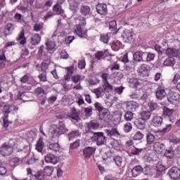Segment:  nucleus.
<instances>
[{
	"instance_id": "1",
	"label": "nucleus",
	"mask_w": 180,
	"mask_h": 180,
	"mask_svg": "<svg viewBox=\"0 0 180 180\" xmlns=\"http://www.w3.org/2000/svg\"><path fill=\"white\" fill-rule=\"evenodd\" d=\"M68 129L65 128V125H60L59 127L53 126L49 129V136L51 139H55V140H58V137L64 133H67Z\"/></svg>"
},
{
	"instance_id": "2",
	"label": "nucleus",
	"mask_w": 180,
	"mask_h": 180,
	"mask_svg": "<svg viewBox=\"0 0 180 180\" xmlns=\"http://www.w3.org/2000/svg\"><path fill=\"white\" fill-rule=\"evenodd\" d=\"M13 153V145L11 142H6L0 147V154L3 157H8Z\"/></svg>"
},
{
	"instance_id": "3",
	"label": "nucleus",
	"mask_w": 180,
	"mask_h": 180,
	"mask_svg": "<svg viewBox=\"0 0 180 180\" xmlns=\"http://www.w3.org/2000/svg\"><path fill=\"white\" fill-rule=\"evenodd\" d=\"M93 139L97 146H103L106 143V136H105V133L103 132H94Z\"/></svg>"
},
{
	"instance_id": "4",
	"label": "nucleus",
	"mask_w": 180,
	"mask_h": 180,
	"mask_svg": "<svg viewBox=\"0 0 180 180\" xmlns=\"http://www.w3.org/2000/svg\"><path fill=\"white\" fill-rule=\"evenodd\" d=\"M75 33L81 39H86L88 37V30L85 29L81 25H76L75 28Z\"/></svg>"
},
{
	"instance_id": "5",
	"label": "nucleus",
	"mask_w": 180,
	"mask_h": 180,
	"mask_svg": "<svg viewBox=\"0 0 180 180\" xmlns=\"http://www.w3.org/2000/svg\"><path fill=\"white\" fill-rule=\"evenodd\" d=\"M122 37H123L126 41H128L129 43H133V41H134L136 34H134V32H133L132 30L125 29L122 32Z\"/></svg>"
},
{
	"instance_id": "6",
	"label": "nucleus",
	"mask_w": 180,
	"mask_h": 180,
	"mask_svg": "<svg viewBox=\"0 0 180 180\" xmlns=\"http://www.w3.org/2000/svg\"><path fill=\"white\" fill-rule=\"evenodd\" d=\"M167 101L170 103L175 105L180 101V94L175 91H170L167 95Z\"/></svg>"
},
{
	"instance_id": "7",
	"label": "nucleus",
	"mask_w": 180,
	"mask_h": 180,
	"mask_svg": "<svg viewBox=\"0 0 180 180\" xmlns=\"http://www.w3.org/2000/svg\"><path fill=\"white\" fill-rule=\"evenodd\" d=\"M150 66L147 64H141L138 68V72L140 74V75H142L143 77H148V73L150 72Z\"/></svg>"
},
{
	"instance_id": "8",
	"label": "nucleus",
	"mask_w": 180,
	"mask_h": 180,
	"mask_svg": "<svg viewBox=\"0 0 180 180\" xmlns=\"http://www.w3.org/2000/svg\"><path fill=\"white\" fill-rule=\"evenodd\" d=\"M143 151H146V148H139L134 146L128 149L127 153L129 157H133L134 155H140Z\"/></svg>"
},
{
	"instance_id": "9",
	"label": "nucleus",
	"mask_w": 180,
	"mask_h": 180,
	"mask_svg": "<svg viewBox=\"0 0 180 180\" xmlns=\"http://www.w3.org/2000/svg\"><path fill=\"white\" fill-rule=\"evenodd\" d=\"M95 151H96V148L95 147H86L83 149V156L84 158H91L93 154H95Z\"/></svg>"
},
{
	"instance_id": "10",
	"label": "nucleus",
	"mask_w": 180,
	"mask_h": 180,
	"mask_svg": "<svg viewBox=\"0 0 180 180\" xmlns=\"http://www.w3.org/2000/svg\"><path fill=\"white\" fill-rule=\"evenodd\" d=\"M126 108L130 112H136V110L140 108V105L136 101H131L126 102Z\"/></svg>"
},
{
	"instance_id": "11",
	"label": "nucleus",
	"mask_w": 180,
	"mask_h": 180,
	"mask_svg": "<svg viewBox=\"0 0 180 180\" xmlns=\"http://www.w3.org/2000/svg\"><path fill=\"white\" fill-rule=\"evenodd\" d=\"M165 53L167 57L174 58V57H178L179 56V51L174 48H167L165 50Z\"/></svg>"
},
{
	"instance_id": "12",
	"label": "nucleus",
	"mask_w": 180,
	"mask_h": 180,
	"mask_svg": "<svg viewBox=\"0 0 180 180\" xmlns=\"http://www.w3.org/2000/svg\"><path fill=\"white\" fill-rule=\"evenodd\" d=\"M101 124L99 123L98 120H93L87 123V130L92 131V130H98Z\"/></svg>"
},
{
	"instance_id": "13",
	"label": "nucleus",
	"mask_w": 180,
	"mask_h": 180,
	"mask_svg": "<svg viewBox=\"0 0 180 180\" xmlns=\"http://www.w3.org/2000/svg\"><path fill=\"white\" fill-rule=\"evenodd\" d=\"M147 57V53L143 51H137L134 54V60L136 63L144 61V58Z\"/></svg>"
},
{
	"instance_id": "14",
	"label": "nucleus",
	"mask_w": 180,
	"mask_h": 180,
	"mask_svg": "<svg viewBox=\"0 0 180 180\" xmlns=\"http://www.w3.org/2000/svg\"><path fill=\"white\" fill-rule=\"evenodd\" d=\"M96 11L100 15H108V6L105 4H98L96 5Z\"/></svg>"
},
{
	"instance_id": "15",
	"label": "nucleus",
	"mask_w": 180,
	"mask_h": 180,
	"mask_svg": "<svg viewBox=\"0 0 180 180\" xmlns=\"http://www.w3.org/2000/svg\"><path fill=\"white\" fill-rule=\"evenodd\" d=\"M134 124L139 130H144L146 129V121L143 118H136L134 122Z\"/></svg>"
},
{
	"instance_id": "16",
	"label": "nucleus",
	"mask_w": 180,
	"mask_h": 180,
	"mask_svg": "<svg viewBox=\"0 0 180 180\" xmlns=\"http://www.w3.org/2000/svg\"><path fill=\"white\" fill-rule=\"evenodd\" d=\"M164 147H165V145L162 143L155 142L153 143V150L155 153H158V154H162V153H164Z\"/></svg>"
},
{
	"instance_id": "17",
	"label": "nucleus",
	"mask_w": 180,
	"mask_h": 180,
	"mask_svg": "<svg viewBox=\"0 0 180 180\" xmlns=\"http://www.w3.org/2000/svg\"><path fill=\"white\" fill-rule=\"evenodd\" d=\"M105 132L106 133L107 136H108L111 139H112V137L117 138V137H119V136H120V133L116 128H112L110 129H105Z\"/></svg>"
},
{
	"instance_id": "18",
	"label": "nucleus",
	"mask_w": 180,
	"mask_h": 180,
	"mask_svg": "<svg viewBox=\"0 0 180 180\" xmlns=\"http://www.w3.org/2000/svg\"><path fill=\"white\" fill-rule=\"evenodd\" d=\"M170 178H179L180 177V168L176 167H172L169 171Z\"/></svg>"
},
{
	"instance_id": "19",
	"label": "nucleus",
	"mask_w": 180,
	"mask_h": 180,
	"mask_svg": "<svg viewBox=\"0 0 180 180\" xmlns=\"http://www.w3.org/2000/svg\"><path fill=\"white\" fill-rule=\"evenodd\" d=\"M106 57H109V51L108 50L98 51L95 53V58L98 60H103Z\"/></svg>"
},
{
	"instance_id": "20",
	"label": "nucleus",
	"mask_w": 180,
	"mask_h": 180,
	"mask_svg": "<svg viewBox=\"0 0 180 180\" xmlns=\"http://www.w3.org/2000/svg\"><path fill=\"white\" fill-rule=\"evenodd\" d=\"M13 30H15V26L12 23L7 24L4 30V36H11L12 33H13Z\"/></svg>"
},
{
	"instance_id": "21",
	"label": "nucleus",
	"mask_w": 180,
	"mask_h": 180,
	"mask_svg": "<svg viewBox=\"0 0 180 180\" xmlns=\"http://www.w3.org/2000/svg\"><path fill=\"white\" fill-rule=\"evenodd\" d=\"M45 161L46 162H50L51 164H57V162H58V158L57 156L49 153L45 156Z\"/></svg>"
},
{
	"instance_id": "22",
	"label": "nucleus",
	"mask_w": 180,
	"mask_h": 180,
	"mask_svg": "<svg viewBox=\"0 0 180 180\" xmlns=\"http://www.w3.org/2000/svg\"><path fill=\"white\" fill-rule=\"evenodd\" d=\"M99 117L101 120H104L105 122L109 120L110 118V115L109 114V110L105 108L101 112H99Z\"/></svg>"
},
{
	"instance_id": "23",
	"label": "nucleus",
	"mask_w": 180,
	"mask_h": 180,
	"mask_svg": "<svg viewBox=\"0 0 180 180\" xmlns=\"http://www.w3.org/2000/svg\"><path fill=\"white\" fill-rule=\"evenodd\" d=\"M156 94V98L159 101H162L165 96H167V93L165 92V90L161 87H159L158 90L155 92Z\"/></svg>"
},
{
	"instance_id": "24",
	"label": "nucleus",
	"mask_w": 180,
	"mask_h": 180,
	"mask_svg": "<svg viewBox=\"0 0 180 180\" xmlns=\"http://www.w3.org/2000/svg\"><path fill=\"white\" fill-rule=\"evenodd\" d=\"M41 41V37L39 34H34L31 37L30 43L32 46H37Z\"/></svg>"
},
{
	"instance_id": "25",
	"label": "nucleus",
	"mask_w": 180,
	"mask_h": 180,
	"mask_svg": "<svg viewBox=\"0 0 180 180\" xmlns=\"http://www.w3.org/2000/svg\"><path fill=\"white\" fill-rule=\"evenodd\" d=\"M80 13L83 16H88L91 13V7L86 5H82L80 6Z\"/></svg>"
},
{
	"instance_id": "26",
	"label": "nucleus",
	"mask_w": 180,
	"mask_h": 180,
	"mask_svg": "<svg viewBox=\"0 0 180 180\" xmlns=\"http://www.w3.org/2000/svg\"><path fill=\"white\" fill-rule=\"evenodd\" d=\"M152 124L154 127H160L162 124V117L160 116H155L152 119Z\"/></svg>"
},
{
	"instance_id": "27",
	"label": "nucleus",
	"mask_w": 180,
	"mask_h": 180,
	"mask_svg": "<svg viewBox=\"0 0 180 180\" xmlns=\"http://www.w3.org/2000/svg\"><path fill=\"white\" fill-rule=\"evenodd\" d=\"M92 92L95 94L97 99H99V98H102L103 95H105V90H103V88L98 87L97 89H94L92 90Z\"/></svg>"
},
{
	"instance_id": "28",
	"label": "nucleus",
	"mask_w": 180,
	"mask_h": 180,
	"mask_svg": "<svg viewBox=\"0 0 180 180\" xmlns=\"http://www.w3.org/2000/svg\"><path fill=\"white\" fill-rule=\"evenodd\" d=\"M69 117H71L72 120H76L77 122H79V120H81L79 118V112L77 111L75 108L72 109V112L69 115Z\"/></svg>"
},
{
	"instance_id": "29",
	"label": "nucleus",
	"mask_w": 180,
	"mask_h": 180,
	"mask_svg": "<svg viewBox=\"0 0 180 180\" xmlns=\"http://www.w3.org/2000/svg\"><path fill=\"white\" fill-rule=\"evenodd\" d=\"M142 172L143 167H141V166H135L131 170L132 176H134V178L139 176V175H140V174Z\"/></svg>"
},
{
	"instance_id": "30",
	"label": "nucleus",
	"mask_w": 180,
	"mask_h": 180,
	"mask_svg": "<svg viewBox=\"0 0 180 180\" xmlns=\"http://www.w3.org/2000/svg\"><path fill=\"white\" fill-rule=\"evenodd\" d=\"M20 164V159L18 158H13L10 160L8 162V165L11 169L15 168V167H18Z\"/></svg>"
},
{
	"instance_id": "31",
	"label": "nucleus",
	"mask_w": 180,
	"mask_h": 180,
	"mask_svg": "<svg viewBox=\"0 0 180 180\" xmlns=\"http://www.w3.org/2000/svg\"><path fill=\"white\" fill-rule=\"evenodd\" d=\"M66 70H68V74L65 75L64 79L65 81H70L71 76L74 74V65L66 68Z\"/></svg>"
},
{
	"instance_id": "32",
	"label": "nucleus",
	"mask_w": 180,
	"mask_h": 180,
	"mask_svg": "<svg viewBox=\"0 0 180 180\" xmlns=\"http://www.w3.org/2000/svg\"><path fill=\"white\" fill-rule=\"evenodd\" d=\"M53 12L56 13V15H63L64 13V10L63 7L60 5V4L57 3L53 7Z\"/></svg>"
},
{
	"instance_id": "33",
	"label": "nucleus",
	"mask_w": 180,
	"mask_h": 180,
	"mask_svg": "<svg viewBox=\"0 0 180 180\" xmlns=\"http://www.w3.org/2000/svg\"><path fill=\"white\" fill-rule=\"evenodd\" d=\"M43 148H44V142H43V138H39L36 144L35 150L39 153H41L43 151Z\"/></svg>"
},
{
	"instance_id": "34",
	"label": "nucleus",
	"mask_w": 180,
	"mask_h": 180,
	"mask_svg": "<svg viewBox=\"0 0 180 180\" xmlns=\"http://www.w3.org/2000/svg\"><path fill=\"white\" fill-rule=\"evenodd\" d=\"M69 4L70 11H75V12H77L78 6H79V3L75 0H70Z\"/></svg>"
},
{
	"instance_id": "35",
	"label": "nucleus",
	"mask_w": 180,
	"mask_h": 180,
	"mask_svg": "<svg viewBox=\"0 0 180 180\" xmlns=\"http://www.w3.org/2000/svg\"><path fill=\"white\" fill-rule=\"evenodd\" d=\"M151 117V111L148 110H143L141 112V119H143V120H150V118Z\"/></svg>"
},
{
	"instance_id": "36",
	"label": "nucleus",
	"mask_w": 180,
	"mask_h": 180,
	"mask_svg": "<svg viewBox=\"0 0 180 180\" xmlns=\"http://www.w3.org/2000/svg\"><path fill=\"white\" fill-rule=\"evenodd\" d=\"M110 146L114 148V150H119L122 148V143L119 140H113L110 142Z\"/></svg>"
},
{
	"instance_id": "37",
	"label": "nucleus",
	"mask_w": 180,
	"mask_h": 180,
	"mask_svg": "<svg viewBox=\"0 0 180 180\" xmlns=\"http://www.w3.org/2000/svg\"><path fill=\"white\" fill-rule=\"evenodd\" d=\"M68 139L69 141H71V140H74V139H77V137H79V136H81V134H79V131L75 130L70 132L68 134Z\"/></svg>"
},
{
	"instance_id": "38",
	"label": "nucleus",
	"mask_w": 180,
	"mask_h": 180,
	"mask_svg": "<svg viewBox=\"0 0 180 180\" xmlns=\"http://www.w3.org/2000/svg\"><path fill=\"white\" fill-rule=\"evenodd\" d=\"M175 63H176L175 58H167L163 62V64L166 67H174V65H175Z\"/></svg>"
},
{
	"instance_id": "39",
	"label": "nucleus",
	"mask_w": 180,
	"mask_h": 180,
	"mask_svg": "<svg viewBox=\"0 0 180 180\" xmlns=\"http://www.w3.org/2000/svg\"><path fill=\"white\" fill-rule=\"evenodd\" d=\"M53 171L54 167L51 166H46L44 169V174L46 175V176H51Z\"/></svg>"
},
{
	"instance_id": "40",
	"label": "nucleus",
	"mask_w": 180,
	"mask_h": 180,
	"mask_svg": "<svg viewBox=\"0 0 180 180\" xmlns=\"http://www.w3.org/2000/svg\"><path fill=\"white\" fill-rule=\"evenodd\" d=\"M148 106L149 108L150 112H153V110H158V103L154 102V101H150L148 103Z\"/></svg>"
},
{
	"instance_id": "41",
	"label": "nucleus",
	"mask_w": 180,
	"mask_h": 180,
	"mask_svg": "<svg viewBox=\"0 0 180 180\" xmlns=\"http://www.w3.org/2000/svg\"><path fill=\"white\" fill-rule=\"evenodd\" d=\"M48 150H51L52 151H59L60 150V145L58 143H52L48 146Z\"/></svg>"
},
{
	"instance_id": "42",
	"label": "nucleus",
	"mask_w": 180,
	"mask_h": 180,
	"mask_svg": "<svg viewBox=\"0 0 180 180\" xmlns=\"http://www.w3.org/2000/svg\"><path fill=\"white\" fill-rule=\"evenodd\" d=\"M33 177L37 180H44V173L41 170L34 172Z\"/></svg>"
},
{
	"instance_id": "43",
	"label": "nucleus",
	"mask_w": 180,
	"mask_h": 180,
	"mask_svg": "<svg viewBox=\"0 0 180 180\" xmlns=\"http://www.w3.org/2000/svg\"><path fill=\"white\" fill-rule=\"evenodd\" d=\"M51 63V59L49 58L48 59L44 60V61L41 63V69L42 70H48L49 69V65Z\"/></svg>"
},
{
	"instance_id": "44",
	"label": "nucleus",
	"mask_w": 180,
	"mask_h": 180,
	"mask_svg": "<svg viewBox=\"0 0 180 180\" xmlns=\"http://www.w3.org/2000/svg\"><path fill=\"white\" fill-rule=\"evenodd\" d=\"M75 22L77 25H81V26H85L86 25V20L82 16H79L77 18H75Z\"/></svg>"
},
{
	"instance_id": "45",
	"label": "nucleus",
	"mask_w": 180,
	"mask_h": 180,
	"mask_svg": "<svg viewBox=\"0 0 180 180\" xmlns=\"http://www.w3.org/2000/svg\"><path fill=\"white\" fill-rule=\"evenodd\" d=\"M155 140V136L153 134L149 133L146 135V141L148 144L149 145L153 144Z\"/></svg>"
},
{
	"instance_id": "46",
	"label": "nucleus",
	"mask_w": 180,
	"mask_h": 180,
	"mask_svg": "<svg viewBox=\"0 0 180 180\" xmlns=\"http://www.w3.org/2000/svg\"><path fill=\"white\" fill-rule=\"evenodd\" d=\"M103 89L104 92H112V90L113 89V86H112L108 82L104 83L103 85Z\"/></svg>"
},
{
	"instance_id": "47",
	"label": "nucleus",
	"mask_w": 180,
	"mask_h": 180,
	"mask_svg": "<svg viewBox=\"0 0 180 180\" xmlns=\"http://www.w3.org/2000/svg\"><path fill=\"white\" fill-rule=\"evenodd\" d=\"M24 158H28L29 155H30L31 153V147L30 145H27L24 147Z\"/></svg>"
},
{
	"instance_id": "48",
	"label": "nucleus",
	"mask_w": 180,
	"mask_h": 180,
	"mask_svg": "<svg viewBox=\"0 0 180 180\" xmlns=\"http://www.w3.org/2000/svg\"><path fill=\"white\" fill-rule=\"evenodd\" d=\"M144 139V134L141 131H137L133 136V140L135 141L143 140Z\"/></svg>"
},
{
	"instance_id": "49",
	"label": "nucleus",
	"mask_w": 180,
	"mask_h": 180,
	"mask_svg": "<svg viewBox=\"0 0 180 180\" xmlns=\"http://www.w3.org/2000/svg\"><path fill=\"white\" fill-rule=\"evenodd\" d=\"M46 50L48 51H53L56 49V43L53 41H48L46 43Z\"/></svg>"
},
{
	"instance_id": "50",
	"label": "nucleus",
	"mask_w": 180,
	"mask_h": 180,
	"mask_svg": "<svg viewBox=\"0 0 180 180\" xmlns=\"http://www.w3.org/2000/svg\"><path fill=\"white\" fill-rule=\"evenodd\" d=\"M131 130H133V125H131V123L127 122L124 124V131L125 133H130Z\"/></svg>"
},
{
	"instance_id": "51",
	"label": "nucleus",
	"mask_w": 180,
	"mask_h": 180,
	"mask_svg": "<svg viewBox=\"0 0 180 180\" xmlns=\"http://www.w3.org/2000/svg\"><path fill=\"white\" fill-rule=\"evenodd\" d=\"M113 161H115L117 167H122V163L123 162V158L120 156H115L113 158Z\"/></svg>"
},
{
	"instance_id": "52",
	"label": "nucleus",
	"mask_w": 180,
	"mask_h": 180,
	"mask_svg": "<svg viewBox=\"0 0 180 180\" xmlns=\"http://www.w3.org/2000/svg\"><path fill=\"white\" fill-rule=\"evenodd\" d=\"M165 155L169 159L174 158V155H175V153L174 152V150L170 148L169 150H166V151L165 152Z\"/></svg>"
},
{
	"instance_id": "53",
	"label": "nucleus",
	"mask_w": 180,
	"mask_h": 180,
	"mask_svg": "<svg viewBox=\"0 0 180 180\" xmlns=\"http://www.w3.org/2000/svg\"><path fill=\"white\" fill-rule=\"evenodd\" d=\"M172 129V124H166L165 127L163 128L162 130L159 131V133H162V134H165V133H168Z\"/></svg>"
},
{
	"instance_id": "54",
	"label": "nucleus",
	"mask_w": 180,
	"mask_h": 180,
	"mask_svg": "<svg viewBox=\"0 0 180 180\" xmlns=\"http://www.w3.org/2000/svg\"><path fill=\"white\" fill-rule=\"evenodd\" d=\"M133 112L131 111H128L124 115V119L127 120V122H131V120H133Z\"/></svg>"
},
{
	"instance_id": "55",
	"label": "nucleus",
	"mask_w": 180,
	"mask_h": 180,
	"mask_svg": "<svg viewBox=\"0 0 180 180\" xmlns=\"http://www.w3.org/2000/svg\"><path fill=\"white\" fill-rule=\"evenodd\" d=\"M100 40L105 44H108V43H109V35L108 34H101L100 37Z\"/></svg>"
},
{
	"instance_id": "56",
	"label": "nucleus",
	"mask_w": 180,
	"mask_h": 180,
	"mask_svg": "<svg viewBox=\"0 0 180 180\" xmlns=\"http://www.w3.org/2000/svg\"><path fill=\"white\" fill-rule=\"evenodd\" d=\"M94 108H95L96 110H98V113H100V112H102L103 110H105V108H103V106H102V103H101L99 102H96L94 103Z\"/></svg>"
},
{
	"instance_id": "57",
	"label": "nucleus",
	"mask_w": 180,
	"mask_h": 180,
	"mask_svg": "<svg viewBox=\"0 0 180 180\" xmlns=\"http://www.w3.org/2000/svg\"><path fill=\"white\" fill-rule=\"evenodd\" d=\"M148 63L150 61H154V58H155V54L151 53H146V57L145 58Z\"/></svg>"
},
{
	"instance_id": "58",
	"label": "nucleus",
	"mask_w": 180,
	"mask_h": 180,
	"mask_svg": "<svg viewBox=\"0 0 180 180\" xmlns=\"http://www.w3.org/2000/svg\"><path fill=\"white\" fill-rule=\"evenodd\" d=\"M84 113L87 117H89V116L92 115V110H94V108L92 106H89L84 108Z\"/></svg>"
},
{
	"instance_id": "59",
	"label": "nucleus",
	"mask_w": 180,
	"mask_h": 180,
	"mask_svg": "<svg viewBox=\"0 0 180 180\" xmlns=\"http://www.w3.org/2000/svg\"><path fill=\"white\" fill-rule=\"evenodd\" d=\"M80 141L79 139L76 140L75 142L70 143V148L71 150H75V148H78L79 147Z\"/></svg>"
},
{
	"instance_id": "60",
	"label": "nucleus",
	"mask_w": 180,
	"mask_h": 180,
	"mask_svg": "<svg viewBox=\"0 0 180 180\" xmlns=\"http://www.w3.org/2000/svg\"><path fill=\"white\" fill-rule=\"evenodd\" d=\"M124 146H125V148H127V150H129V148H131V147L134 146V141H133V139H129L125 142Z\"/></svg>"
},
{
	"instance_id": "61",
	"label": "nucleus",
	"mask_w": 180,
	"mask_h": 180,
	"mask_svg": "<svg viewBox=\"0 0 180 180\" xmlns=\"http://www.w3.org/2000/svg\"><path fill=\"white\" fill-rule=\"evenodd\" d=\"M94 131H89V130H88L86 132V136L87 140H91V141H95V140H94Z\"/></svg>"
},
{
	"instance_id": "62",
	"label": "nucleus",
	"mask_w": 180,
	"mask_h": 180,
	"mask_svg": "<svg viewBox=\"0 0 180 180\" xmlns=\"http://www.w3.org/2000/svg\"><path fill=\"white\" fill-rule=\"evenodd\" d=\"M60 58H63V60H67L70 57V55L68 53H67V51L65 49L62 50L60 53Z\"/></svg>"
},
{
	"instance_id": "63",
	"label": "nucleus",
	"mask_w": 180,
	"mask_h": 180,
	"mask_svg": "<svg viewBox=\"0 0 180 180\" xmlns=\"http://www.w3.org/2000/svg\"><path fill=\"white\" fill-rule=\"evenodd\" d=\"M101 77L103 84H105L106 82H108V79H109V73L103 72Z\"/></svg>"
},
{
	"instance_id": "64",
	"label": "nucleus",
	"mask_w": 180,
	"mask_h": 180,
	"mask_svg": "<svg viewBox=\"0 0 180 180\" xmlns=\"http://www.w3.org/2000/svg\"><path fill=\"white\" fill-rule=\"evenodd\" d=\"M120 46H122V42L116 41L112 42V48L115 49V50H119V49H120Z\"/></svg>"
}]
</instances>
